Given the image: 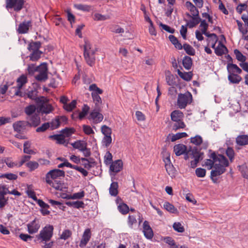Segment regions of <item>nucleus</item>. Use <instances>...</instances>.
<instances>
[{
	"label": "nucleus",
	"instance_id": "1",
	"mask_svg": "<svg viewBox=\"0 0 248 248\" xmlns=\"http://www.w3.org/2000/svg\"><path fill=\"white\" fill-rule=\"evenodd\" d=\"M201 148L197 146L192 147L190 146L186 151V153L183 154L184 155V158L186 160L189 159V155H191L192 158H194V160L190 162V166L192 168H196L198 163L203 159L204 153L201 151Z\"/></svg>",
	"mask_w": 248,
	"mask_h": 248
},
{
	"label": "nucleus",
	"instance_id": "2",
	"mask_svg": "<svg viewBox=\"0 0 248 248\" xmlns=\"http://www.w3.org/2000/svg\"><path fill=\"white\" fill-rule=\"evenodd\" d=\"M65 173L63 170L59 169H55L49 170L46 174V181L49 185H53L52 180L58 185L61 186L64 184L62 181L57 180V179H62L65 177Z\"/></svg>",
	"mask_w": 248,
	"mask_h": 248
},
{
	"label": "nucleus",
	"instance_id": "3",
	"mask_svg": "<svg viewBox=\"0 0 248 248\" xmlns=\"http://www.w3.org/2000/svg\"><path fill=\"white\" fill-rule=\"evenodd\" d=\"M54 228L52 225H47L44 227L40 232L39 234L36 235L34 242L41 243L45 241H49L53 236Z\"/></svg>",
	"mask_w": 248,
	"mask_h": 248
},
{
	"label": "nucleus",
	"instance_id": "4",
	"mask_svg": "<svg viewBox=\"0 0 248 248\" xmlns=\"http://www.w3.org/2000/svg\"><path fill=\"white\" fill-rule=\"evenodd\" d=\"M193 100L192 95L188 91L184 93H180L178 95L177 106L180 109L186 108L187 104H190Z\"/></svg>",
	"mask_w": 248,
	"mask_h": 248
},
{
	"label": "nucleus",
	"instance_id": "5",
	"mask_svg": "<svg viewBox=\"0 0 248 248\" xmlns=\"http://www.w3.org/2000/svg\"><path fill=\"white\" fill-rule=\"evenodd\" d=\"M36 72L39 74L35 77L36 80L40 82L45 81L48 79V66L46 62H42L36 67Z\"/></svg>",
	"mask_w": 248,
	"mask_h": 248
},
{
	"label": "nucleus",
	"instance_id": "6",
	"mask_svg": "<svg viewBox=\"0 0 248 248\" xmlns=\"http://www.w3.org/2000/svg\"><path fill=\"white\" fill-rule=\"evenodd\" d=\"M25 2V0H5L6 8L14 9L16 12L23 8Z\"/></svg>",
	"mask_w": 248,
	"mask_h": 248
},
{
	"label": "nucleus",
	"instance_id": "7",
	"mask_svg": "<svg viewBox=\"0 0 248 248\" xmlns=\"http://www.w3.org/2000/svg\"><path fill=\"white\" fill-rule=\"evenodd\" d=\"M214 169L211 171L210 178L214 182H216L217 178H215L217 176H220L226 171L224 166H222L220 164L216 163L213 167Z\"/></svg>",
	"mask_w": 248,
	"mask_h": 248
},
{
	"label": "nucleus",
	"instance_id": "8",
	"mask_svg": "<svg viewBox=\"0 0 248 248\" xmlns=\"http://www.w3.org/2000/svg\"><path fill=\"white\" fill-rule=\"evenodd\" d=\"M101 111L100 107H97L90 113L88 117L89 120L93 119L95 124H98L102 121L104 116L100 113Z\"/></svg>",
	"mask_w": 248,
	"mask_h": 248
},
{
	"label": "nucleus",
	"instance_id": "9",
	"mask_svg": "<svg viewBox=\"0 0 248 248\" xmlns=\"http://www.w3.org/2000/svg\"><path fill=\"white\" fill-rule=\"evenodd\" d=\"M123 162L122 160L118 159L111 163L109 167L110 175H116L117 172H120L123 169Z\"/></svg>",
	"mask_w": 248,
	"mask_h": 248
},
{
	"label": "nucleus",
	"instance_id": "10",
	"mask_svg": "<svg viewBox=\"0 0 248 248\" xmlns=\"http://www.w3.org/2000/svg\"><path fill=\"white\" fill-rule=\"evenodd\" d=\"M40 228L39 220L35 218L27 224L28 232L30 234H33L38 232Z\"/></svg>",
	"mask_w": 248,
	"mask_h": 248
},
{
	"label": "nucleus",
	"instance_id": "11",
	"mask_svg": "<svg viewBox=\"0 0 248 248\" xmlns=\"http://www.w3.org/2000/svg\"><path fill=\"white\" fill-rule=\"evenodd\" d=\"M29 120L28 126L36 127L38 126L40 124V117L39 114L34 113V114L30 116L29 118H27Z\"/></svg>",
	"mask_w": 248,
	"mask_h": 248
},
{
	"label": "nucleus",
	"instance_id": "12",
	"mask_svg": "<svg viewBox=\"0 0 248 248\" xmlns=\"http://www.w3.org/2000/svg\"><path fill=\"white\" fill-rule=\"evenodd\" d=\"M31 26V21L29 20L26 21L24 20L22 23H20L17 31L19 33L24 34L28 32L29 27Z\"/></svg>",
	"mask_w": 248,
	"mask_h": 248
},
{
	"label": "nucleus",
	"instance_id": "13",
	"mask_svg": "<svg viewBox=\"0 0 248 248\" xmlns=\"http://www.w3.org/2000/svg\"><path fill=\"white\" fill-rule=\"evenodd\" d=\"M143 232L146 238L149 239L152 238L154 235L153 232L149 222L146 220L144 221L143 224Z\"/></svg>",
	"mask_w": 248,
	"mask_h": 248
},
{
	"label": "nucleus",
	"instance_id": "14",
	"mask_svg": "<svg viewBox=\"0 0 248 248\" xmlns=\"http://www.w3.org/2000/svg\"><path fill=\"white\" fill-rule=\"evenodd\" d=\"M185 5L186 8L190 12L191 16L200 17L197 7H196L191 2L189 1H186Z\"/></svg>",
	"mask_w": 248,
	"mask_h": 248
},
{
	"label": "nucleus",
	"instance_id": "15",
	"mask_svg": "<svg viewBox=\"0 0 248 248\" xmlns=\"http://www.w3.org/2000/svg\"><path fill=\"white\" fill-rule=\"evenodd\" d=\"M186 15L188 17H192V19L191 20L189 21L186 19H185V20L187 22L185 25L186 27H188L189 28L191 29L195 27L196 25L200 23V21H201V17L191 16V15L189 13H186Z\"/></svg>",
	"mask_w": 248,
	"mask_h": 248
},
{
	"label": "nucleus",
	"instance_id": "16",
	"mask_svg": "<svg viewBox=\"0 0 248 248\" xmlns=\"http://www.w3.org/2000/svg\"><path fill=\"white\" fill-rule=\"evenodd\" d=\"M28 124L29 121H17L13 124V128L15 131L19 133L21 131L25 130L27 126H28Z\"/></svg>",
	"mask_w": 248,
	"mask_h": 248
},
{
	"label": "nucleus",
	"instance_id": "17",
	"mask_svg": "<svg viewBox=\"0 0 248 248\" xmlns=\"http://www.w3.org/2000/svg\"><path fill=\"white\" fill-rule=\"evenodd\" d=\"M91 237V232L90 229H86L82 235V238L79 243L80 247H83L86 245Z\"/></svg>",
	"mask_w": 248,
	"mask_h": 248
},
{
	"label": "nucleus",
	"instance_id": "18",
	"mask_svg": "<svg viewBox=\"0 0 248 248\" xmlns=\"http://www.w3.org/2000/svg\"><path fill=\"white\" fill-rule=\"evenodd\" d=\"M228 52V49L227 47L221 41H219L218 46L215 48V54L218 56H221Z\"/></svg>",
	"mask_w": 248,
	"mask_h": 248
},
{
	"label": "nucleus",
	"instance_id": "19",
	"mask_svg": "<svg viewBox=\"0 0 248 248\" xmlns=\"http://www.w3.org/2000/svg\"><path fill=\"white\" fill-rule=\"evenodd\" d=\"M187 149L186 145L181 143L177 144L173 147V151L176 156H180L186 153V151Z\"/></svg>",
	"mask_w": 248,
	"mask_h": 248
},
{
	"label": "nucleus",
	"instance_id": "20",
	"mask_svg": "<svg viewBox=\"0 0 248 248\" xmlns=\"http://www.w3.org/2000/svg\"><path fill=\"white\" fill-rule=\"evenodd\" d=\"M38 91L36 89H32L31 91H28L26 93V98H29L31 100H35L37 103H41L42 100L40 97H37Z\"/></svg>",
	"mask_w": 248,
	"mask_h": 248
},
{
	"label": "nucleus",
	"instance_id": "21",
	"mask_svg": "<svg viewBox=\"0 0 248 248\" xmlns=\"http://www.w3.org/2000/svg\"><path fill=\"white\" fill-rule=\"evenodd\" d=\"M236 143L239 146H245L248 144V135H241L236 138Z\"/></svg>",
	"mask_w": 248,
	"mask_h": 248
},
{
	"label": "nucleus",
	"instance_id": "22",
	"mask_svg": "<svg viewBox=\"0 0 248 248\" xmlns=\"http://www.w3.org/2000/svg\"><path fill=\"white\" fill-rule=\"evenodd\" d=\"M71 144L74 148L78 149L81 152L84 150L85 147L87 146V143L85 141L81 140H78Z\"/></svg>",
	"mask_w": 248,
	"mask_h": 248
},
{
	"label": "nucleus",
	"instance_id": "23",
	"mask_svg": "<svg viewBox=\"0 0 248 248\" xmlns=\"http://www.w3.org/2000/svg\"><path fill=\"white\" fill-rule=\"evenodd\" d=\"M53 110V108L50 104L44 105L43 103L39 106L38 109H37V112L45 114H49Z\"/></svg>",
	"mask_w": 248,
	"mask_h": 248
},
{
	"label": "nucleus",
	"instance_id": "24",
	"mask_svg": "<svg viewBox=\"0 0 248 248\" xmlns=\"http://www.w3.org/2000/svg\"><path fill=\"white\" fill-rule=\"evenodd\" d=\"M41 43L40 41L33 42L31 41L28 44L27 49L30 51H39L41 46Z\"/></svg>",
	"mask_w": 248,
	"mask_h": 248
},
{
	"label": "nucleus",
	"instance_id": "25",
	"mask_svg": "<svg viewBox=\"0 0 248 248\" xmlns=\"http://www.w3.org/2000/svg\"><path fill=\"white\" fill-rule=\"evenodd\" d=\"M227 68L229 73L235 74V73H236L240 74L242 73V70L236 64L228 63Z\"/></svg>",
	"mask_w": 248,
	"mask_h": 248
},
{
	"label": "nucleus",
	"instance_id": "26",
	"mask_svg": "<svg viewBox=\"0 0 248 248\" xmlns=\"http://www.w3.org/2000/svg\"><path fill=\"white\" fill-rule=\"evenodd\" d=\"M184 117L182 112L179 110H175L173 111L170 114L171 119L174 122H178L181 120Z\"/></svg>",
	"mask_w": 248,
	"mask_h": 248
},
{
	"label": "nucleus",
	"instance_id": "27",
	"mask_svg": "<svg viewBox=\"0 0 248 248\" xmlns=\"http://www.w3.org/2000/svg\"><path fill=\"white\" fill-rule=\"evenodd\" d=\"M177 72L181 78L186 81L191 80L193 77V73L192 72H182L179 69H177Z\"/></svg>",
	"mask_w": 248,
	"mask_h": 248
},
{
	"label": "nucleus",
	"instance_id": "28",
	"mask_svg": "<svg viewBox=\"0 0 248 248\" xmlns=\"http://www.w3.org/2000/svg\"><path fill=\"white\" fill-rule=\"evenodd\" d=\"M192 60L188 56H185L182 60V64L184 67L187 70L191 68L192 65Z\"/></svg>",
	"mask_w": 248,
	"mask_h": 248
},
{
	"label": "nucleus",
	"instance_id": "29",
	"mask_svg": "<svg viewBox=\"0 0 248 248\" xmlns=\"http://www.w3.org/2000/svg\"><path fill=\"white\" fill-rule=\"evenodd\" d=\"M83 56L87 64L91 67L93 66L95 61V56H92L89 53H83Z\"/></svg>",
	"mask_w": 248,
	"mask_h": 248
},
{
	"label": "nucleus",
	"instance_id": "30",
	"mask_svg": "<svg viewBox=\"0 0 248 248\" xmlns=\"http://www.w3.org/2000/svg\"><path fill=\"white\" fill-rule=\"evenodd\" d=\"M27 82L28 79L27 76L22 74L16 79L17 84L16 87L15 88L16 89H21L23 85L27 83Z\"/></svg>",
	"mask_w": 248,
	"mask_h": 248
},
{
	"label": "nucleus",
	"instance_id": "31",
	"mask_svg": "<svg viewBox=\"0 0 248 248\" xmlns=\"http://www.w3.org/2000/svg\"><path fill=\"white\" fill-rule=\"evenodd\" d=\"M229 75L228 77V78L229 81L232 83L233 84H238L239 83L242 79L241 76H239L237 74H235L234 73H229Z\"/></svg>",
	"mask_w": 248,
	"mask_h": 248
},
{
	"label": "nucleus",
	"instance_id": "32",
	"mask_svg": "<svg viewBox=\"0 0 248 248\" xmlns=\"http://www.w3.org/2000/svg\"><path fill=\"white\" fill-rule=\"evenodd\" d=\"M169 39L176 49L181 50L183 48L181 43L174 35H170Z\"/></svg>",
	"mask_w": 248,
	"mask_h": 248
},
{
	"label": "nucleus",
	"instance_id": "33",
	"mask_svg": "<svg viewBox=\"0 0 248 248\" xmlns=\"http://www.w3.org/2000/svg\"><path fill=\"white\" fill-rule=\"evenodd\" d=\"M1 163H5L8 167L10 168H13L17 166V163L15 162H13L12 157H4L1 159Z\"/></svg>",
	"mask_w": 248,
	"mask_h": 248
},
{
	"label": "nucleus",
	"instance_id": "34",
	"mask_svg": "<svg viewBox=\"0 0 248 248\" xmlns=\"http://www.w3.org/2000/svg\"><path fill=\"white\" fill-rule=\"evenodd\" d=\"M43 53V52L41 51H32V52L30 54V55L27 57V58H30V60L32 62H36L41 57V55Z\"/></svg>",
	"mask_w": 248,
	"mask_h": 248
},
{
	"label": "nucleus",
	"instance_id": "35",
	"mask_svg": "<svg viewBox=\"0 0 248 248\" xmlns=\"http://www.w3.org/2000/svg\"><path fill=\"white\" fill-rule=\"evenodd\" d=\"M74 7L78 10L83 12H90L93 9L92 6L82 4H74Z\"/></svg>",
	"mask_w": 248,
	"mask_h": 248
},
{
	"label": "nucleus",
	"instance_id": "36",
	"mask_svg": "<svg viewBox=\"0 0 248 248\" xmlns=\"http://www.w3.org/2000/svg\"><path fill=\"white\" fill-rule=\"evenodd\" d=\"M164 208L168 212L171 213H178V210L176 208H175L173 205L170 203L169 202H165L164 203Z\"/></svg>",
	"mask_w": 248,
	"mask_h": 248
},
{
	"label": "nucleus",
	"instance_id": "37",
	"mask_svg": "<svg viewBox=\"0 0 248 248\" xmlns=\"http://www.w3.org/2000/svg\"><path fill=\"white\" fill-rule=\"evenodd\" d=\"M186 54L190 56H194L195 54L194 48L189 44L185 43L182 46Z\"/></svg>",
	"mask_w": 248,
	"mask_h": 248
},
{
	"label": "nucleus",
	"instance_id": "38",
	"mask_svg": "<svg viewBox=\"0 0 248 248\" xmlns=\"http://www.w3.org/2000/svg\"><path fill=\"white\" fill-rule=\"evenodd\" d=\"M90 109V107L87 104H84L81 112L78 113V118L81 120L87 115Z\"/></svg>",
	"mask_w": 248,
	"mask_h": 248
},
{
	"label": "nucleus",
	"instance_id": "39",
	"mask_svg": "<svg viewBox=\"0 0 248 248\" xmlns=\"http://www.w3.org/2000/svg\"><path fill=\"white\" fill-rule=\"evenodd\" d=\"M76 130L73 127H65L64 129H62L61 132L64 136V137H69L73 134L75 133Z\"/></svg>",
	"mask_w": 248,
	"mask_h": 248
},
{
	"label": "nucleus",
	"instance_id": "40",
	"mask_svg": "<svg viewBox=\"0 0 248 248\" xmlns=\"http://www.w3.org/2000/svg\"><path fill=\"white\" fill-rule=\"evenodd\" d=\"M50 138H53L57 141L58 144H63L64 143L65 140L64 136L63 134H56L50 136Z\"/></svg>",
	"mask_w": 248,
	"mask_h": 248
},
{
	"label": "nucleus",
	"instance_id": "41",
	"mask_svg": "<svg viewBox=\"0 0 248 248\" xmlns=\"http://www.w3.org/2000/svg\"><path fill=\"white\" fill-rule=\"evenodd\" d=\"M36 109V108L34 105H30L25 108V113L29 116H31L34 114Z\"/></svg>",
	"mask_w": 248,
	"mask_h": 248
},
{
	"label": "nucleus",
	"instance_id": "42",
	"mask_svg": "<svg viewBox=\"0 0 248 248\" xmlns=\"http://www.w3.org/2000/svg\"><path fill=\"white\" fill-rule=\"evenodd\" d=\"M177 78L174 77L172 74H170V75L166 76V80L168 85L170 86H173L176 84V78Z\"/></svg>",
	"mask_w": 248,
	"mask_h": 248
},
{
	"label": "nucleus",
	"instance_id": "43",
	"mask_svg": "<svg viewBox=\"0 0 248 248\" xmlns=\"http://www.w3.org/2000/svg\"><path fill=\"white\" fill-rule=\"evenodd\" d=\"M164 241L170 246V248H179L178 245L175 243L174 239L171 237H165Z\"/></svg>",
	"mask_w": 248,
	"mask_h": 248
},
{
	"label": "nucleus",
	"instance_id": "44",
	"mask_svg": "<svg viewBox=\"0 0 248 248\" xmlns=\"http://www.w3.org/2000/svg\"><path fill=\"white\" fill-rule=\"evenodd\" d=\"M26 166L29 168V171L31 172L39 167V164L34 161H30L26 163Z\"/></svg>",
	"mask_w": 248,
	"mask_h": 248
},
{
	"label": "nucleus",
	"instance_id": "45",
	"mask_svg": "<svg viewBox=\"0 0 248 248\" xmlns=\"http://www.w3.org/2000/svg\"><path fill=\"white\" fill-rule=\"evenodd\" d=\"M77 105V101L73 100L69 104H66L63 106V108L67 111H72L76 107Z\"/></svg>",
	"mask_w": 248,
	"mask_h": 248
},
{
	"label": "nucleus",
	"instance_id": "46",
	"mask_svg": "<svg viewBox=\"0 0 248 248\" xmlns=\"http://www.w3.org/2000/svg\"><path fill=\"white\" fill-rule=\"evenodd\" d=\"M225 154L229 157L231 162H233L234 158V151L232 147H228L226 150Z\"/></svg>",
	"mask_w": 248,
	"mask_h": 248
},
{
	"label": "nucleus",
	"instance_id": "47",
	"mask_svg": "<svg viewBox=\"0 0 248 248\" xmlns=\"http://www.w3.org/2000/svg\"><path fill=\"white\" fill-rule=\"evenodd\" d=\"M190 142L195 145L198 146L202 143L203 140L201 136L197 135L195 137L190 138Z\"/></svg>",
	"mask_w": 248,
	"mask_h": 248
},
{
	"label": "nucleus",
	"instance_id": "48",
	"mask_svg": "<svg viewBox=\"0 0 248 248\" xmlns=\"http://www.w3.org/2000/svg\"><path fill=\"white\" fill-rule=\"evenodd\" d=\"M236 59L242 62H245L246 60V57L244 56L238 49H235L234 50Z\"/></svg>",
	"mask_w": 248,
	"mask_h": 248
},
{
	"label": "nucleus",
	"instance_id": "49",
	"mask_svg": "<svg viewBox=\"0 0 248 248\" xmlns=\"http://www.w3.org/2000/svg\"><path fill=\"white\" fill-rule=\"evenodd\" d=\"M219 159L218 161L219 162L222 166L225 167H228L229 165V162L227 158L223 155L218 154Z\"/></svg>",
	"mask_w": 248,
	"mask_h": 248
},
{
	"label": "nucleus",
	"instance_id": "50",
	"mask_svg": "<svg viewBox=\"0 0 248 248\" xmlns=\"http://www.w3.org/2000/svg\"><path fill=\"white\" fill-rule=\"evenodd\" d=\"M118 208L119 212L123 215L127 214L129 211V208L128 205L124 203L120 204L118 206Z\"/></svg>",
	"mask_w": 248,
	"mask_h": 248
},
{
	"label": "nucleus",
	"instance_id": "51",
	"mask_svg": "<svg viewBox=\"0 0 248 248\" xmlns=\"http://www.w3.org/2000/svg\"><path fill=\"white\" fill-rule=\"evenodd\" d=\"M50 127L51 130L58 128L60 125V121L58 117H56L54 119H52L51 122L49 123Z\"/></svg>",
	"mask_w": 248,
	"mask_h": 248
},
{
	"label": "nucleus",
	"instance_id": "52",
	"mask_svg": "<svg viewBox=\"0 0 248 248\" xmlns=\"http://www.w3.org/2000/svg\"><path fill=\"white\" fill-rule=\"evenodd\" d=\"M188 136V135L186 132H181V133H177L175 135H172L171 141L172 142H174L177 140L180 139L182 138L186 137Z\"/></svg>",
	"mask_w": 248,
	"mask_h": 248
},
{
	"label": "nucleus",
	"instance_id": "53",
	"mask_svg": "<svg viewBox=\"0 0 248 248\" xmlns=\"http://www.w3.org/2000/svg\"><path fill=\"white\" fill-rule=\"evenodd\" d=\"M92 96L93 102L95 103V108H97V107H100V105L102 104V99L100 96L99 95H97V93L92 94Z\"/></svg>",
	"mask_w": 248,
	"mask_h": 248
},
{
	"label": "nucleus",
	"instance_id": "54",
	"mask_svg": "<svg viewBox=\"0 0 248 248\" xmlns=\"http://www.w3.org/2000/svg\"><path fill=\"white\" fill-rule=\"evenodd\" d=\"M175 122L176 123L172 126V129L175 131L180 128H184L186 127V124L182 120Z\"/></svg>",
	"mask_w": 248,
	"mask_h": 248
},
{
	"label": "nucleus",
	"instance_id": "55",
	"mask_svg": "<svg viewBox=\"0 0 248 248\" xmlns=\"http://www.w3.org/2000/svg\"><path fill=\"white\" fill-rule=\"evenodd\" d=\"M50 127V124L48 122L44 123L41 126L36 129V132H44Z\"/></svg>",
	"mask_w": 248,
	"mask_h": 248
},
{
	"label": "nucleus",
	"instance_id": "56",
	"mask_svg": "<svg viewBox=\"0 0 248 248\" xmlns=\"http://www.w3.org/2000/svg\"><path fill=\"white\" fill-rule=\"evenodd\" d=\"M101 132L104 136H111L112 130L108 126L104 125L101 127Z\"/></svg>",
	"mask_w": 248,
	"mask_h": 248
},
{
	"label": "nucleus",
	"instance_id": "57",
	"mask_svg": "<svg viewBox=\"0 0 248 248\" xmlns=\"http://www.w3.org/2000/svg\"><path fill=\"white\" fill-rule=\"evenodd\" d=\"M173 229L179 232H183L185 231L184 227L180 222H175L173 224Z\"/></svg>",
	"mask_w": 248,
	"mask_h": 248
},
{
	"label": "nucleus",
	"instance_id": "58",
	"mask_svg": "<svg viewBox=\"0 0 248 248\" xmlns=\"http://www.w3.org/2000/svg\"><path fill=\"white\" fill-rule=\"evenodd\" d=\"M37 66H36L35 64H29L28 65L27 70L29 73V75L31 76H32L34 75V73L36 72Z\"/></svg>",
	"mask_w": 248,
	"mask_h": 248
},
{
	"label": "nucleus",
	"instance_id": "59",
	"mask_svg": "<svg viewBox=\"0 0 248 248\" xmlns=\"http://www.w3.org/2000/svg\"><path fill=\"white\" fill-rule=\"evenodd\" d=\"M247 3L248 1H246L245 3H240L236 8L237 13L241 14L243 11L246 10L248 7Z\"/></svg>",
	"mask_w": 248,
	"mask_h": 248
},
{
	"label": "nucleus",
	"instance_id": "60",
	"mask_svg": "<svg viewBox=\"0 0 248 248\" xmlns=\"http://www.w3.org/2000/svg\"><path fill=\"white\" fill-rule=\"evenodd\" d=\"M72 235V232L69 230H64L61 235L60 238L61 239L66 240L69 238Z\"/></svg>",
	"mask_w": 248,
	"mask_h": 248
},
{
	"label": "nucleus",
	"instance_id": "61",
	"mask_svg": "<svg viewBox=\"0 0 248 248\" xmlns=\"http://www.w3.org/2000/svg\"><path fill=\"white\" fill-rule=\"evenodd\" d=\"M30 187H28L27 190L26 191V192L28 195V196L33 199L34 201L37 200V198L36 196V194L35 192L30 188Z\"/></svg>",
	"mask_w": 248,
	"mask_h": 248
},
{
	"label": "nucleus",
	"instance_id": "62",
	"mask_svg": "<svg viewBox=\"0 0 248 248\" xmlns=\"http://www.w3.org/2000/svg\"><path fill=\"white\" fill-rule=\"evenodd\" d=\"M112 155L109 152H107L104 156V162L106 164H111L112 162Z\"/></svg>",
	"mask_w": 248,
	"mask_h": 248
},
{
	"label": "nucleus",
	"instance_id": "63",
	"mask_svg": "<svg viewBox=\"0 0 248 248\" xmlns=\"http://www.w3.org/2000/svg\"><path fill=\"white\" fill-rule=\"evenodd\" d=\"M0 177L6 178L10 180H15L17 178V175L12 173H5L2 174Z\"/></svg>",
	"mask_w": 248,
	"mask_h": 248
},
{
	"label": "nucleus",
	"instance_id": "64",
	"mask_svg": "<svg viewBox=\"0 0 248 248\" xmlns=\"http://www.w3.org/2000/svg\"><path fill=\"white\" fill-rule=\"evenodd\" d=\"M195 173L198 177H203L206 174V170L202 168H198L196 169Z\"/></svg>",
	"mask_w": 248,
	"mask_h": 248
}]
</instances>
